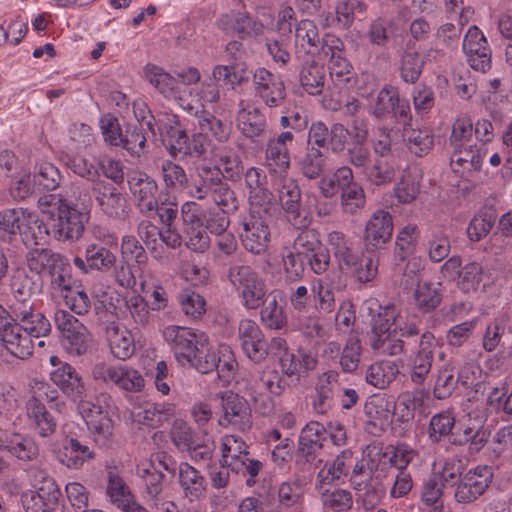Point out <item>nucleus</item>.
I'll list each match as a JSON object with an SVG mask.
<instances>
[{
  "mask_svg": "<svg viewBox=\"0 0 512 512\" xmlns=\"http://www.w3.org/2000/svg\"><path fill=\"white\" fill-rule=\"evenodd\" d=\"M462 48L472 69L482 73L491 69V49L478 27L469 28L463 39Z\"/></svg>",
  "mask_w": 512,
  "mask_h": 512,
  "instance_id": "f3484780",
  "label": "nucleus"
},
{
  "mask_svg": "<svg viewBox=\"0 0 512 512\" xmlns=\"http://www.w3.org/2000/svg\"><path fill=\"white\" fill-rule=\"evenodd\" d=\"M492 468L487 465L470 469L461 479L455 490V499L459 503H471L487 490L492 482Z\"/></svg>",
  "mask_w": 512,
  "mask_h": 512,
  "instance_id": "dca6fc26",
  "label": "nucleus"
},
{
  "mask_svg": "<svg viewBox=\"0 0 512 512\" xmlns=\"http://www.w3.org/2000/svg\"><path fill=\"white\" fill-rule=\"evenodd\" d=\"M342 287L341 272L337 269L328 271L324 277L314 280L311 290L316 308L321 312H332L335 307L334 291Z\"/></svg>",
  "mask_w": 512,
  "mask_h": 512,
  "instance_id": "bb28decb",
  "label": "nucleus"
},
{
  "mask_svg": "<svg viewBox=\"0 0 512 512\" xmlns=\"http://www.w3.org/2000/svg\"><path fill=\"white\" fill-rule=\"evenodd\" d=\"M0 340L6 349L19 359H26L32 355L34 343L23 325L12 322L0 332Z\"/></svg>",
  "mask_w": 512,
  "mask_h": 512,
  "instance_id": "c756f323",
  "label": "nucleus"
},
{
  "mask_svg": "<svg viewBox=\"0 0 512 512\" xmlns=\"http://www.w3.org/2000/svg\"><path fill=\"white\" fill-rule=\"evenodd\" d=\"M278 296L277 293L273 292L262 303L261 321L271 329H281L286 324V314Z\"/></svg>",
  "mask_w": 512,
  "mask_h": 512,
  "instance_id": "c03bdc74",
  "label": "nucleus"
},
{
  "mask_svg": "<svg viewBox=\"0 0 512 512\" xmlns=\"http://www.w3.org/2000/svg\"><path fill=\"white\" fill-rule=\"evenodd\" d=\"M55 324L62 333V346L72 356L84 354L91 340L87 328L65 310L55 312Z\"/></svg>",
  "mask_w": 512,
  "mask_h": 512,
  "instance_id": "9d476101",
  "label": "nucleus"
},
{
  "mask_svg": "<svg viewBox=\"0 0 512 512\" xmlns=\"http://www.w3.org/2000/svg\"><path fill=\"white\" fill-rule=\"evenodd\" d=\"M106 341L111 354L119 360L130 359L136 351L135 336L120 322H109L105 328Z\"/></svg>",
  "mask_w": 512,
  "mask_h": 512,
  "instance_id": "b1692460",
  "label": "nucleus"
},
{
  "mask_svg": "<svg viewBox=\"0 0 512 512\" xmlns=\"http://www.w3.org/2000/svg\"><path fill=\"white\" fill-rule=\"evenodd\" d=\"M317 364V357L303 349H298L296 352H285L279 360L281 372L295 382L307 377Z\"/></svg>",
  "mask_w": 512,
  "mask_h": 512,
  "instance_id": "a878e982",
  "label": "nucleus"
},
{
  "mask_svg": "<svg viewBox=\"0 0 512 512\" xmlns=\"http://www.w3.org/2000/svg\"><path fill=\"white\" fill-rule=\"evenodd\" d=\"M212 78L216 82H223L235 88L248 81L249 73L243 63L216 65L212 70Z\"/></svg>",
  "mask_w": 512,
  "mask_h": 512,
  "instance_id": "a18cd8bd",
  "label": "nucleus"
},
{
  "mask_svg": "<svg viewBox=\"0 0 512 512\" xmlns=\"http://www.w3.org/2000/svg\"><path fill=\"white\" fill-rule=\"evenodd\" d=\"M444 487L437 478L430 476L423 482L420 499L422 505L431 508L433 512H443L444 508Z\"/></svg>",
  "mask_w": 512,
  "mask_h": 512,
  "instance_id": "603ef678",
  "label": "nucleus"
},
{
  "mask_svg": "<svg viewBox=\"0 0 512 512\" xmlns=\"http://www.w3.org/2000/svg\"><path fill=\"white\" fill-rule=\"evenodd\" d=\"M420 175L415 171H405L395 187V195L399 202L407 204L414 201L419 193Z\"/></svg>",
  "mask_w": 512,
  "mask_h": 512,
  "instance_id": "052dcab7",
  "label": "nucleus"
},
{
  "mask_svg": "<svg viewBox=\"0 0 512 512\" xmlns=\"http://www.w3.org/2000/svg\"><path fill=\"white\" fill-rule=\"evenodd\" d=\"M367 135L366 129L354 126V144L348 149L350 164L356 168H360L362 172L369 166L368 162L370 159L369 149L364 145Z\"/></svg>",
  "mask_w": 512,
  "mask_h": 512,
  "instance_id": "864d4df0",
  "label": "nucleus"
},
{
  "mask_svg": "<svg viewBox=\"0 0 512 512\" xmlns=\"http://www.w3.org/2000/svg\"><path fill=\"white\" fill-rule=\"evenodd\" d=\"M483 279L482 265L478 262H469L462 267L456 285L463 293H475L480 289Z\"/></svg>",
  "mask_w": 512,
  "mask_h": 512,
  "instance_id": "5fc2aeb1",
  "label": "nucleus"
},
{
  "mask_svg": "<svg viewBox=\"0 0 512 512\" xmlns=\"http://www.w3.org/2000/svg\"><path fill=\"white\" fill-rule=\"evenodd\" d=\"M143 75L145 80L164 98L185 107L187 103L186 90H181V85L176 77L165 71L164 68L151 63L144 66Z\"/></svg>",
  "mask_w": 512,
  "mask_h": 512,
  "instance_id": "2eb2a0df",
  "label": "nucleus"
},
{
  "mask_svg": "<svg viewBox=\"0 0 512 512\" xmlns=\"http://www.w3.org/2000/svg\"><path fill=\"white\" fill-rule=\"evenodd\" d=\"M440 283L419 281L414 291L416 306L423 312L434 310L441 302Z\"/></svg>",
  "mask_w": 512,
  "mask_h": 512,
  "instance_id": "37998d69",
  "label": "nucleus"
},
{
  "mask_svg": "<svg viewBox=\"0 0 512 512\" xmlns=\"http://www.w3.org/2000/svg\"><path fill=\"white\" fill-rule=\"evenodd\" d=\"M63 258L61 254L50 249L35 248L28 252L26 262L32 272L42 274L44 272L48 273Z\"/></svg>",
  "mask_w": 512,
  "mask_h": 512,
  "instance_id": "49530a36",
  "label": "nucleus"
},
{
  "mask_svg": "<svg viewBox=\"0 0 512 512\" xmlns=\"http://www.w3.org/2000/svg\"><path fill=\"white\" fill-rule=\"evenodd\" d=\"M51 381L73 401H79L78 410L84 419L88 429L94 437V441L100 446H106L113 435V422L99 404L104 394L97 397V403L84 400L86 388L81 375L68 363L61 364L50 373Z\"/></svg>",
  "mask_w": 512,
  "mask_h": 512,
  "instance_id": "f257e3e1",
  "label": "nucleus"
},
{
  "mask_svg": "<svg viewBox=\"0 0 512 512\" xmlns=\"http://www.w3.org/2000/svg\"><path fill=\"white\" fill-rule=\"evenodd\" d=\"M418 333L413 323H408L407 313L394 305L379 307L371 320L370 347L373 351L397 356L404 351L400 337H412Z\"/></svg>",
  "mask_w": 512,
  "mask_h": 512,
  "instance_id": "f03ea898",
  "label": "nucleus"
},
{
  "mask_svg": "<svg viewBox=\"0 0 512 512\" xmlns=\"http://www.w3.org/2000/svg\"><path fill=\"white\" fill-rule=\"evenodd\" d=\"M362 355L361 341L356 335H351L342 350L339 364L344 372H354L360 363Z\"/></svg>",
  "mask_w": 512,
  "mask_h": 512,
  "instance_id": "680f3d73",
  "label": "nucleus"
},
{
  "mask_svg": "<svg viewBox=\"0 0 512 512\" xmlns=\"http://www.w3.org/2000/svg\"><path fill=\"white\" fill-rule=\"evenodd\" d=\"M284 386L277 374L264 375L250 387V396L254 404L262 414L269 413L273 408V402L268 395H280Z\"/></svg>",
  "mask_w": 512,
  "mask_h": 512,
  "instance_id": "7c9ffc66",
  "label": "nucleus"
},
{
  "mask_svg": "<svg viewBox=\"0 0 512 512\" xmlns=\"http://www.w3.org/2000/svg\"><path fill=\"white\" fill-rule=\"evenodd\" d=\"M48 274L50 276L51 288L59 292L61 296L73 287L70 266L65 257L55 264Z\"/></svg>",
  "mask_w": 512,
  "mask_h": 512,
  "instance_id": "e2e57ef3",
  "label": "nucleus"
},
{
  "mask_svg": "<svg viewBox=\"0 0 512 512\" xmlns=\"http://www.w3.org/2000/svg\"><path fill=\"white\" fill-rule=\"evenodd\" d=\"M93 458L94 453L90 448L75 438H70L59 453L60 462L70 469H79L86 461Z\"/></svg>",
  "mask_w": 512,
  "mask_h": 512,
  "instance_id": "ea45409f",
  "label": "nucleus"
},
{
  "mask_svg": "<svg viewBox=\"0 0 512 512\" xmlns=\"http://www.w3.org/2000/svg\"><path fill=\"white\" fill-rule=\"evenodd\" d=\"M277 191L287 220L296 228L307 227L309 220L301 210V191L297 182L287 176L281 177Z\"/></svg>",
  "mask_w": 512,
  "mask_h": 512,
  "instance_id": "4468645a",
  "label": "nucleus"
},
{
  "mask_svg": "<svg viewBox=\"0 0 512 512\" xmlns=\"http://www.w3.org/2000/svg\"><path fill=\"white\" fill-rule=\"evenodd\" d=\"M352 459V451L344 450L339 456L332 462L327 463L318 473L317 481L321 485L331 484L335 481L340 480L347 474V462Z\"/></svg>",
  "mask_w": 512,
  "mask_h": 512,
  "instance_id": "09e8293b",
  "label": "nucleus"
},
{
  "mask_svg": "<svg viewBox=\"0 0 512 512\" xmlns=\"http://www.w3.org/2000/svg\"><path fill=\"white\" fill-rule=\"evenodd\" d=\"M185 243L190 250L203 253L210 246V238L203 226L206 214L195 202H186L181 207Z\"/></svg>",
  "mask_w": 512,
  "mask_h": 512,
  "instance_id": "9b49d317",
  "label": "nucleus"
},
{
  "mask_svg": "<svg viewBox=\"0 0 512 512\" xmlns=\"http://www.w3.org/2000/svg\"><path fill=\"white\" fill-rule=\"evenodd\" d=\"M178 482L185 498L191 502L205 495L207 483L204 476L186 462L178 466Z\"/></svg>",
  "mask_w": 512,
  "mask_h": 512,
  "instance_id": "473e14b6",
  "label": "nucleus"
},
{
  "mask_svg": "<svg viewBox=\"0 0 512 512\" xmlns=\"http://www.w3.org/2000/svg\"><path fill=\"white\" fill-rule=\"evenodd\" d=\"M37 216L24 209H4L0 211V237H11L21 233L22 228L36 223Z\"/></svg>",
  "mask_w": 512,
  "mask_h": 512,
  "instance_id": "c9c22d12",
  "label": "nucleus"
},
{
  "mask_svg": "<svg viewBox=\"0 0 512 512\" xmlns=\"http://www.w3.org/2000/svg\"><path fill=\"white\" fill-rule=\"evenodd\" d=\"M136 473L145 483L144 499L146 502L163 494L162 481L164 475L155 469L152 462L141 461L137 465Z\"/></svg>",
  "mask_w": 512,
  "mask_h": 512,
  "instance_id": "79ce46f5",
  "label": "nucleus"
},
{
  "mask_svg": "<svg viewBox=\"0 0 512 512\" xmlns=\"http://www.w3.org/2000/svg\"><path fill=\"white\" fill-rule=\"evenodd\" d=\"M365 205V191L360 184L352 185L341 191L340 206L343 213L357 215L365 208Z\"/></svg>",
  "mask_w": 512,
  "mask_h": 512,
  "instance_id": "bf43d9fd",
  "label": "nucleus"
},
{
  "mask_svg": "<svg viewBox=\"0 0 512 512\" xmlns=\"http://www.w3.org/2000/svg\"><path fill=\"white\" fill-rule=\"evenodd\" d=\"M393 220L389 212L375 211L365 225L364 241L367 247L383 248L392 237Z\"/></svg>",
  "mask_w": 512,
  "mask_h": 512,
  "instance_id": "393cba45",
  "label": "nucleus"
},
{
  "mask_svg": "<svg viewBox=\"0 0 512 512\" xmlns=\"http://www.w3.org/2000/svg\"><path fill=\"white\" fill-rule=\"evenodd\" d=\"M437 347H439V343L431 332L421 335L418 351L410 366V377L413 382L418 384L424 382L431 370Z\"/></svg>",
  "mask_w": 512,
  "mask_h": 512,
  "instance_id": "cd10ccee",
  "label": "nucleus"
},
{
  "mask_svg": "<svg viewBox=\"0 0 512 512\" xmlns=\"http://www.w3.org/2000/svg\"><path fill=\"white\" fill-rule=\"evenodd\" d=\"M221 400L223 416L219 420L220 425L224 427L231 425L241 431L251 427V410L243 397L233 392H226Z\"/></svg>",
  "mask_w": 512,
  "mask_h": 512,
  "instance_id": "6ab92c4d",
  "label": "nucleus"
},
{
  "mask_svg": "<svg viewBox=\"0 0 512 512\" xmlns=\"http://www.w3.org/2000/svg\"><path fill=\"white\" fill-rule=\"evenodd\" d=\"M229 281L249 310L259 308L267 294V286L261 275L249 265H234L228 271Z\"/></svg>",
  "mask_w": 512,
  "mask_h": 512,
  "instance_id": "39448f33",
  "label": "nucleus"
},
{
  "mask_svg": "<svg viewBox=\"0 0 512 512\" xmlns=\"http://www.w3.org/2000/svg\"><path fill=\"white\" fill-rule=\"evenodd\" d=\"M396 174L394 165L387 160H376L373 165L364 169L365 178L375 185H384L390 183Z\"/></svg>",
  "mask_w": 512,
  "mask_h": 512,
  "instance_id": "69168bd1",
  "label": "nucleus"
},
{
  "mask_svg": "<svg viewBox=\"0 0 512 512\" xmlns=\"http://www.w3.org/2000/svg\"><path fill=\"white\" fill-rule=\"evenodd\" d=\"M28 476L35 490H28L21 496L26 512H63L60 500L61 492L48 472L40 467L32 466Z\"/></svg>",
  "mask_w": 512,
  "mask_h": 512,
  "instance_id": "20e7f679",
  "label": "nucleus"
},
{
  "mask_svg": "<svg viewBox=\"0 0 512 512\" xmlns=\"http://www.w3.org/2000/svg\"><path fill=\"white\" fill-rule=\"evenodd\" d=\"M241 241L246 250L253 254L265 252L270 242V229L266 220L251 212L242 222Z\"/></svg>",
  "mask_w": 512,
  "mask_h": 512,
  "instance_id": "a211bd4d",
  "label": "nucleus"
},
{
  "mask_svg": "<svg viewBox=\"0 0 512 512\" xmlns=\"http://www.w3.org/2000/svg\"><path fill=\"white\" fill-rule=\"evenodd\" d=\"M236 121L240 132L250 139L261 136L267 128L265 115L254 106L241 107Z\"/></svg>",
  "mask_w": 512,
  "mask_h": 512,
  "instance_id": "f704fd0d",
  "label": "nucleus"
},
{
  "mask_svg": "<svg viewBox=\"0 0 512 512\" xmlns=\"http://www.w3.org/2000/svg\"><path fill=\"white\" fill-rule=\"evenodd\" d=\"M238 339L244 353L254 362L263 361L268 355L267 343L258 324L251 319H243L238 326Z\"/></svg>",
  "mask_w": 512,
  "mask_h": 512,
  "instance_id": "5701e85b",
  "label": "nucleus"
},
{
  "mask_svg": "<svg viewBox=\"0 0 512 512\" xmlns=\"http://www.w3.org/2000/svg\"><path fill=\"white\" fill-rule=\"evenodd\" d=\"M95 199L101 211L114 219H125L130 212L126 197L114 186L96 183L93 186Z\"/></svg>",
  "mask_w": 512,
  "mask_h": 512,
  "instance_id": "4be33fe9",
  "label": "nucleus"
},
{
  "mask_svg": "<svg viewBox=\"0 0 512 512\" xmlns=\"http://www.w3.org/2000/svg\"><path fill=\"white\" fill-rule=\"evenodd\" d=\"M177 136L166 144L167 150L172 157L190 156L200 157L206 151V141L201 135L193 134L189 139L185 131H177Z\"/></svg>",
  "mask_w": 512,
  "mask_h": 512,
  "instance_id": "e433bc0d",
  "label": "nucleus"
},
{
  "mask_svg": "<svg viewBox=\"0 0 512 512\" xmlns=\"http://www.w3.org/2000/svg\"><path fill=\"white\" fill-rule=\"evenodd\" d=\"M230 132V126L212 114H203L198 119L197 135H201V137L204 138L206 141V148L212 141L219 143L227 141L229 139Z\"/></svg>",
  "mask_w": 512,
  "mask_h": 512,
  "instance_id": "4c0bfd02",
  "label": "nucleus"
},
{
  "mask_svg": "<svg viewBox=\"0 0 512 512\" xmlns=\"http://www.w3.org/2000/svg\"><path fill=\"white\" fill-rule=\"evenodd\" d=\"M92 375L95 380L112 383L127 392H140L145 386L142 374L128 365L98 363L93 367Z\"/></svg>",
  "mask_w": 512,
  "mask_h": 512,
  "instance_id": "f8f14e48",
  "label": "nucleus"
},
{
  "mask_svg": "<svg viewBox=\"0 0 512 512\" xmlns=\"http://www.w3.org/2000/svg\"><path fill=\"white\" fill-rule=\"evenodd\" d=\"M304 494V485L299 479L288 480L278 488V501L283 507L290 508L298 505Z\"/></svg>",
  "mask_w": 512,
  "mask_h": 512,
  "instance_id": "774afa93",
  "label": "nucleus"
},
{
  "mask_svg": "<svg viewBox=\"0 0 512 512\" xmlns=\"http://www.w3.org/2000/svg\"><path fill=\"white\" fill-rule=\"evenodd\" d=\"M187 103L184 109L193 110L192 103L198 104L204 108L207 104H213L219 101L220 91L216 81H202L194 88L186 90Z\"/></svg>",
  "mask_w": 512,
  "mask_h": 512,
  "instance_id": "a19ab883",
  "label": "nucleus"
},
{
  "mask_svg": "<svg viewBox=\"0 0 512 512\" xmlns=\"http://www.w3.org/2000/svg\"><path fill=\"white\" fill-rule=\"evenodd\" d=\"M220 449L221 465L229 467L237 474H248L254 478L262 468L260 461L249 458L248 446L239 436L224 435L221 438Z\"/></svg>",
  "mask_w": 512,
  "mask_h": 512,
  "instance_id": "0eeeda50",
  "label": "nucleus"
},
{
  "mask_svg": "<svg viewBox=\"0 0 512 512\" xmlns=\"http://www.w3.org/2000/svg\"><path fill=\"white\" fill-rule=\"evenodd\" d=\"M367 111L379 120L392 116L406 123L411 117L408 101L400 99L398 89L391 85H385L375 95H370Z\"/></svg>",
  "mask_w": 512,
  "mask_h": 512,
  "instance_id": "6e6552de",
  "label": "nucleus"
},
{
  "mask_svg": "<svg viewBox=\"0 0 512 512\" xmlns=\"http://www.w3.org/2000/svg\"><path fill=\"white\" fill-rule=\"evenodd\" d=\"M25 408L26 416L32 428L41 437H48L55 432L56 422L39 399L30 396L26 402Z\"/></svg>",
  "mask_w": 512,
  "mask_h": 512,
  "instance_id": "72a5a7b5",
  "label": "nucleus"
},
{
  "mask_svg": "<svg viewBox=\"0 0 512 512\" xmlns=\"http://www.w3.org/2000/svg\"><path fill=\"white\" fill-rule=\"evenodd\" d=\"M325 427L316 421L309 422L301 431L299 437V450L304 454H311L322 447L325 440Z\"/></svg>",
  "mask_w": 512,
  "mask_h": 512,
  "instance_id": "3c124183",
  "label": "nucleus"
},
{
  "mask_svg": "<svg viewBox=\"0 0 512 512\" xmlns=\"http://www.w3.org/2000/svg\"><path fill=\"white\" fill-rule=\"evenodd\" d=\"M163 337L178 364L184 367L191 364L196 354L203 352L209 344L204 332L176 325L167 326L163 330Z\"/></svg>",
  "mask_w": 512,
  "mask_h": 512,
  "instance_id": "423d86ee",
  "label": "nucleus"
},
{
  "mask_svg": "<svg viewBox=\"0 0 512 512\" xmlns=\"http://www.w3.org/2000/svg\"><path fill=\"white\" fill-rule=\"evenodd\" d=\"M452 436L453 444H468L471 452H479L489 439V433L484 428L483 416L476 415L472 418L471 412H468L467 417L460 422L458 430Z\"/></svg>",
  "mask_w": 512,
  "mask_h": 512,
  "instance_id": "412c9836",
  "label": "nucleus"
},
{
  "mask_svg": "<svg viewBox=\"0 0 512 512\" xmlns=\"http://www.w3.org/2000/svg\"><path fill=\"white\" fill-rule=\"evenodd\" d=\"M162 178L165 186L175 191H183L187 184L185 170L178 164L165 160L161 165Z\"/></svg>",
  "mask_w": 512,
  "mask_h": 512,
  "instance_id": "338daca9",
  "label": "nucleus"
},
{
  "mask_svg": "<svg viewBox=\"0 0 512 512\" xmlns=\"http://www.w3.org/2000/svg\"><path fill=\"white\" fill-rule=\"evenodd\" d=\"M38 207L47 215L53 237L59 241H75L82 237L89 220L88 205L84 201L81 207L71 199H62L56 195H45L38 200Z\"/></svg>",
  "mask_w": 512,
  "mask_h": 512,
  "instance_id": "7ed1b4c3",
  "label": "nucleus"
},
{
  "mask_svg": "<svg viewBox=\"0 0 512 512\" xmlns=\"http://www.w3.org/2000/svg\"><path fill=\"white\" fill-rule=\"evenodd\" d=\"M127 181L139 211L146 216L156 214L159 202V188L156 181L138 170L131 171Z\"/></svg>",
  "mask_w": 512,
  "mask_h": 512,
  "instance_id": "ddd939ff",
  "label": "nucleus"
},
{
  "mask_svg": "<svg viewBox=\"0 0 512 512\" xmlns=\"http://www.w3.org/2000/svg\"><path fill=\"white\" fill-rule=\"evenodd\" d=\"M253 84L256 94L268 107H278L284 102L286 89L280 76L265 68H258L253 75Z\"/></svg>",
  "mask_w": 512,
  "mask_h": 512,
  "instance_id": "aec40b11",
  "label": "nucleus"
},
{
  "mask_svg": "<svg viewBox=\"0 0 512 512\" xmlns=\"http://www.w3.org/2000/svg\"><path fill=\"white\" fill-rule=\"evenodd\" d=\"M399 374V369L394 361L381 360L371 364L366 371V382L375 388L385 389Z\"/></svg>",
  "mask_w": 512,
  "mask_h": 512,
  "instance_id": "58836bf2",
  "label": "nucleus"
},
{
  "mask_svg": "<svg viewBox=\"0 0 512 512\" xmlns=\"http://www.w3.org/2000/svg\"><path fill=\"white\" fill-rule=\"evenodd\" d=\"M85 258L91 270L109 271L116 262V256L107 248L91 244L86 248Z\"/></svg>",
  "mask_w": 512,
  "mask_h": 512,
  "instance_id": "13d9d810",
  "label": "nucleus"
},
{
  "mask_svg": "<svg viewBox=\"0 0 512 512\" xmlns=\"http://www.w3.org/2000/svg\"><path fill=\"white\" fill-rule=\"evenodd\" d=\"M320 43L319 31L311 20H302L295 31L296 47L303 49L306 53H312Z\"/></svg>",
  "mask_w": 512,
  "mask_h": 512,
  "instance_id": "4d7b16f0",
  "label": "nucleus"
},
{
  "mask_svg": "<svg viewBox=\"0 0 512 512\" xmlns=\"http://www.w3.org/2000/svg\"><path fill=\"white\" fill-rule=\"evenodd\" d=\"M486 154L487 148L483 145L473 144L453 148L450 166L453 172L463 180L478 184L484 180L482 166Z\"/></svg>",
  "mask_w": 512,
  "mask_h": 512,
  "instance_id": "1a4fd4ad",
  "label": "nucleus"
},
{
  "mask_svg": "<svg viewBox=\"0 0 512 512\" xmlns=\"http://www.w3.org/2000/svg\"><path fill=\"white\" fill-rule=\"evenodd\" d=\"M300 83L311 95H319L325 84V68L315 62L306 63L300 71Z\"/></svg>",
  "mask_w": 512,
  "mask_h": 512,
  "instance_id": "de8ad7c7",
  "label": "nucleus"
},
{
  "mask_svg": "<svg viewBox=\"0 0 512 512\" xmlns=\"http://www.w3.org/2000/svg\"><path fill=\"white\" fill-rule=\"evenodd\" d=\"M199 181L194 180L191 184H186L185 190L188 196L196 199H204L212 193L213 187L218 181V172L209 167H202L198 172Z\"/></svg>",
  "mask_w": 512,
  "mask_h": 512,
  "instance_id": "8fccbe9b",
  "label": "nucleus"
},
{
  "mask_svg": "<svg viewBox=\"0 0 512 512\" xmlns=\"http://www.w3.org/2000/svg\"><path fill=\"white\" fill-rule=\"evenodd\" d=\"M267 176L265 172L256 167H251L245 173V183L249 190V198L258 201L268 197L266 189Z\"/></svg>",
  "mask_w": 512,
  "mask_h": 512,
  "instance_id": "0e129e2a",
  "label": "nucleus"
},
{
  "mask_svg": "<svg viewBox=\"0 0 512 512\" xmlns=\"http://www.w3.org/2000/svg\"><path fill=\"white\" fill-rule=\"evenodd\" d=\"M0 450L21 461L34 460L39 454L38 445L32 438L10 432H0Z\"/></svg>",
  "mask_w": 512,
  "mask_h": 512,
  "instance_id": "2f4dec72",
  "label": "nucleus"
},
{
  "mask_svg": "<svg viewBox=\"0 0 512 512\" xmlns=\"http://www.w3.org/2000/svg\"><path fill=\"white\" fill-rule=\"evenodd\" d=\"M294 135L290 131L271 137L266 144V165L273 171H286L290 166L288 145L293 142Z\"/></svg>",
  "mask_w": 512,
  "mask_h": 512,
  "instance_id": "c85d7f7f",
  "label": "nucleus"
},
{
  "mask_svg": "<svg viewBox=\"0 0 512 512\" xmlns=\"http://www.w3.org/2000/svg\"><path fill=\"white\" fill-rule=\"evenodd\" d=\"M403 137L411 152L417 156L427 153L432 147L433 136L426 128L414 129L410 125H404Z\"/></svg>",
  "mask_w": 512,
  "mask_h": 512,
  "instance_id": "6e6d98bb",
  "label": "nucleus"
}]
</instances>
